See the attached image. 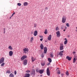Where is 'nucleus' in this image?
Masks as SVG:
<instances>
[{"mask_svg":"<svg viewBox=\"0 0 77 77\" xmlns=\"http://www.w3.org/2000/svg\"><path fill=\"white\" fill-rule=\"evenodd\" d=\"M66 20V16H63L62 18V22L63 23H65Z\"/></svg>","mask_w":77,"mask_h":77,"instance_id":"obj_1","label":"nucleus"},{"mask_svg":"<svg viewBox=\"0 0 77 77\" xmlns=\"http://www.w3.org/2000/svg\"><path fill=\"white\" fill-rule=\"evenodd\" d=\"M23 51L24 53H27L29 51V49L27 48H24L23 49Z\"/></svg>","mask_w":77,"mask_h":77,"instance_id":"obj_2","label":"nucleus"},{"mask_svg":"<svg viewBox=\"0 0 77 77\" xmlns=\"http://www.w3.org/2000/svg\"><path fill=\"white\" fill-rule=\"evenodd\" d=\"M46 73L47 74V75L48 76H49L50 75V70H49V68H48L47 69L46 71Z\"/></svg>","mask_w":77,"mask_h":77,"instance_id":"obj_3","label":"nucleus"},{"mask_svg":"<svg viewBox=\"0 0 77 77\" xmlns=\"http://www.w3.org/2000/svg\"><path fill=\"white\" fill-rule=\"evenodd\" d=\"M5 61V58L4 57H2L0 59V64L1 63H3Z\"/></svg>","mask_w":77,"mask_h":77,"instance_id":"obj_4","label":"nucleus"},{"mask_svg":"<svg viewBox=\"0 0 77 77\" xmlns=\"http://www.w3.org/2000/svg\"><path fill=\"white\" fill-rule=\"evenodd\" d=\"M56 34L57 35V37H60V31H58L56 32Z\"/></svg>","mask_w":77,"mask_h":77,"instance_id":"obj_5","label":"nucleus"},{"mask_svg":"<svg viewBox=\"0 0 77 77\" xmlns=\"http://www.w3.org/2000/svg\"><path fill=\"white\" fill-rule=\"evenodd\" d=\"M27 58V56L26 55H24L21 58V60H23L24 59Z\"/></svg>","mask_w":77,"mask_h":77,"instance_id":"obj_6","label":"nucleus"},{"mask_svg":"<svg viewBox=\"0 0 77 77\" xmlns=\"http://www.w3.org/2000/svg\"><path fill=\"white\" fill-rule=\"evenodd\" d=\"M60 50H63V45L61 44L60 45Z\"/></svg>","mask_w":77,"mask_h":77,"instance_id":"obj_7","label":"nucleus"},{"mask_svg":"<svg viewBox=\"0 0 77 77\" xmlns=\"http://www.w3.org/2000/svg\"><path fill=\"white\" fill-rule=\"evenodd\" d=\"M47 51V48L46 47H45L44 48V53L46 54Z\"/></svg>","mask_w":77,"mask_h":77,"instance_id":"obj_8","label":"nucleus"},{"mask_svg":"<svg viewBox=\"0 0 77 77\" xmlns=\"http://www.w3.org/2000/svg\"><path fill=\"white\" fill-rule=\"evenodd\" d=\"M9 56H12L13 55V51H10L9 52Z\"/></svg>","mask_w":77,"mask_h":77,"instance_id":"obj_9","label":"nucleus"},{"mask_svg":"<svg viewBox=\"0 0 77 77\" xmlns=\"http://www.w3.org/2000/svg\"><path fill=\"white\" fill-rule=\"evenodd\" d=\"M48 41H50L51 39V35H49L47 38Z\"/></svg>","mask_w":77,"mask_h":77,"instance_id":"obj_10","label":"nucleus"},{"mask_svg":"<svg viewBox=\"0 0 77 77\" xmlns=\"http://www.w3.org/2000/svg\"><path fill=\"white\" fill-rule=\"evenodd\" d=\"M31 60H32V62H33L36 60V57H31Z\"/></svg>","mask_w":77,"mask_h":77,"instance_id":"obj_11","label":"nucleus"},{"mask_svg":"<svg viewBox=\"0 0 77 77\" xmlns=\"http://www.w3.org/2000/svg\"><path fill=\"white\" fill-rule=\"evenodd\" d=\"M37 34H38V32L37 30H35L34 31V35L35 36H37Z\"/></svg>","mask_w":77,"mask_h":77,"instance_id":"obj_12","label":"nucleus"},{"mask_svg":"<svg viewBox=\"0 0 77 77\" xmlns=\"http://www.w3.org/2000/svg\"><path fill=\"white\" fill-rule=\"evenodd\" d=\"M72 58V57H70L68 56L66 57V59H68V60H69V61L71 60Z\"/></svg>","mask_w":77,"mask_h":77,"instance_id":"obj_13","label":"nucleus"},{"mask_svg":"<svg viewBox=\"0 0 77 77\" xmlns=\"http://www.w3.org/2000/svg\"><path fill=\"white\" fill-rule=\"evenodd\" d=\"M74 57H75L73 59V63H75L76 62V60H77V59H75L77 57V56H74Z\"/></svg>","mask_w":77,"mask_h":77,"instance_id":"obj_14","label":"nucleus"},{"mask_svg":"<svg viewBox=\"0 0 77 77\" xmlns=\"http://www.w3.org/2000/svg\"><path fill=\"white\" fill-rule=\"evenodd\" d=\"M27 63V60H24L23 61V64L24 65H26Z\"/></svg>","mask_w":77,"mask_h":77,"instance_id":"obj_15","label":"nucleus"},{"mask_svg":"<svg viewBox=\"0 0 77 77\" xmlns=\"http://www.w3.org/2000/svg\"><path fill=\"white\" fill-rule=\"evenodd\" d=\"M64 51H61L60 52V53H59V55L60 56H62V55H63V52Z\"/></svg>","mask_w":77,"mask_h":77,"instance_id":"obj_16","label":"nucleus"},{"mask_svg":"<svg viewBox=\"0 0 77 77\" xmlns=\"http://www.w3.org/2000/svg\"><path fill=\"white\" fill-rule=\"evenodd\" d=\"M50 57H52V58H53V57H54V55L52 53H50Z\"/></svg>","mask_w":77,"mask_h":77,"instance_id":"obj_17","label":"nucleus"},{"mask_svg":"<svg viewBox=\"0 0 77 77\" xmlns=\"http://www.w3.org/2000/svg\"><path fill=\"white\" fill-rule=\"evenodd\" d=\"M40 47L42 50H43L44 48V45H43V44H41L40 46Z\"/></svg>","mask_w":77,"mask_h":77,"instance_id":"obj_18","label":"nucleus"},{"mask_svg":"<svg viewBox=\"0 0 77 77\" xmlns=\"http://www.w3.org/2000/svg\"><path fill=\"white\" fill-rule=\"evenodd\" d=\"M44 70H39V73L40 74H42L44 72Z\"/></svg>","mask_w":77,"mask_h":77,"instance_id":"obj_19","label":"nucleus"},{"mask_svg":"<svg viewBox=\"0 0 77 77\" xmlns=\"http://www.w3.org/2000/svg\"><path fill=\"white\" fill-rule=\"evenodd\" d=\"M8 48L11 50H13V48L11 45H10L8 46Z\"/></svg>","mask_w":77,"mask_h":77,"instance_id":"obj_20","label":"nucleus"},{"mask_svg":"<svg viewBox=\"0 0 77 77\" xmlns=\"http://www.w3.org/2000/svg\"><path fill=\"white\" fill-rule=\"evenodd\" d=\"M32 74L34 75L35 74V70H33L32 71Z\"/></svg>","mask_w":77,"mask_h":77,"instance_id":"obj_21","label":"nucleus"},{"mask_svg":"<svg viewBox=\"0 0 77 77\" xmlns=\"http://www.w3.org/2000/svg\"><path fill=\"white\" fill-rule=\"evenodd\" d=\"M28 5V3L26 2H25L23 3V5L25 6H27Z\"/></svg>","mask_w":77,"mask_h":77,"instance_id":"obj_22","label":"nucleus"},{"mask_svg":"<svg viewBox=\"0 0 77 77\" xmlns=\"http://www.w3.org/2000/svg\"><path fill=\"white\" fill-rule=\"evenodd\" d=\"M10 77H14V75L13 74L11 73L9 75Z\"/></svg>","mask_w":77,"mask_h":77,"instance_id":"obj_23","label":"nucleus"},{"mask_svg":"<svg viewBox=\"0 0 77 77\" xmlns=\"http://www.w3.org/2000/svg\"><path fill=\"white\" fill-rule=\"evenodd\" d=\"M59 30H60V29L59 27H58L57 26L56 27V29H55L56 31H58Z\"/></svg>","mask_w":77,"mask_h":77,"instance_id":"obj_24","label":"nucleus"},{"mask_svg":"<svg viewBox=\"0 0 77 77\" xmlns=\"http://www.w3.org/2000/svg\"><path fill=\"white\" fill-rule=\"evenodd\" d=\"M48 61H49V62L50 63L52 61V60H51V58H48Z\"/></svg>","mask_w":77,"mask_h":77,"instance_id":"obj_25","label":"nucleus"},{"mask_svg":"<svg viewBox=\"0 0 77 77\" xmlns=\"http://www.w3.org/2000/svg\"><path fill=\"white\" fill-rule=\"evenodd\" d=\"M45 34H47V30L46 29L45 30V32H44Z\"/></svg>","mask_w":77,"mask_h":77,"instance_id":"obj_26","label":"nucleus"},{"mask_svg":"<svg viewBox=\"0 0 77 77\" xmlns=\"http://www.w3.org/2000/svg\"><path fill=\"white\" fill-rule=\"evenodd\" d=\"M33 37H32L31 38V39L30 40V42H32V41H33Z\"/></svg>","mask_w":77,"mask_h":77,"instance_id":"obj_27","label":"nucleus"},{"mask_svg":"<svg viewBox=\"0 0 77 77\" xmlns=\"http://www.w3.org/2000/svg\"><path fill=\"white\" fill-rule=\"evenodd\" d=\"M57 73L58 74H60V72L59 70L58 69L57 71Z\"/></svg>","mask_w":77,"mask_h":77,"instance_id":"obj_28","label":"nucleus"},{"mask_svg":"<svg viewBox=\"0 0 77 77\" xmlns=\"http://www.w3.org/2000/svg\"><path fill=\"white\" fill-rule=\"evenodd\" d=\"M67 42H68V40H66L64 41V45H66L67 44Z\"/></svg>","mask_w":77,"mask_h":77,"instance_id":"obj_29","label":"nucleus"},{"mask_svg":"<svg viewBox=\"0 0 77 77\" xmlns=\"http://www.w3.org/2000/svg\"><path fill=\"white\" fill-rule=\"evenodd\" d=\"M66 75H69V73H68V71H67L66 72Z\"/></svg>","mask_w":77,"mask_h":77,"instance_id":"obj_30","label":"nucleus"},{"mask_svg":"<svg viewBox=\"0 0 77 77\" xmlns=\"http://www.w3.org/2000/svg\"><path fill=\"white\" fill-rule=\"evenodd\" d=\"M7 73H8V74H10V73H11L10 71L7 70L6 72V74H7Z\"/></svg>","mask_w":77,"mask_h":77,"instance_id":"obj_31","label":"nucleus"},{"mask_svg":"<svg viewBox=\"0 0 77 77\" xmlns=\"http://www.w3.org/2000/svg\"><path fill=\"white\" fill-rule=\"evenodd\" d=\"M34 27H36V26H37V24L36 23H34Z\"/></svg>","mask_w":77,"mask_h":77,"instance_id":"obj_32","label":"nucleus"},{"mask_svg":"<svg viewBox=\"0 0 77 77\" xmlns=\"http://www.w3.org/2000/svg\"><path fill=\"white\" fill-rule=\"evenodd\" d=\"M17 5L18 6H21V4L20 3H18Z\"/></svg>","mask_w":77,"mask_h":77,"instance_id":"obj_33","label":"nucleus"},{"mask_svg":"<svg viewBox=\"0 0 77 77\" xmlns=\"http://www.w3.org/2000/svg\"><path fill=\"white\" fill-rule=\"evenodd\" d=\"M5 63H2L1 65V66H4V65H5Z\"/></svg>","mask_w":77,"mask_h":77,"instance_id":"obj_34","label":"nucleus"},{"mask_svg":"<svg viewBox=\"0 0 77 77\" xmlns=\"http://www.w3.org/2000/svg\"><path fill=\"white\" fill-rule=\"evenodd\" d=\"M35 71L36 72H39V71L38 69H36L35 70Z\"/></svg>","mask_w":77,"mask_h":77,"instance_id":"obj_35","label":"nucleus"},{"mask_svg":"<svg viewBox=\"0 0 77 77\" xmlns=\"http://www.w3.org/2000/svg\"><path fill=\"white\" fill-rule=\"evenodd\" d=\"M66 26L67 27H69V23H66Z\"/></svg>","mask_w":77,"mask_h":77,"instance_id":"obj_36","label":"nucleus"},{"mask_svg":"<svg viewBox=\"0 0 77 77\" xmlns=\"http://www.w3.org/2000/svg\"><path fill=\"white\" fill-rule=\"evenodd\" d=\"M41 57H44V54H43L41 55Z\"/></svg>","mask_w":77,"mask_h":77,"instance_id":"obj_37","label":"nucleus"},{"mask_svg":"<svg viewBox=\"0 0 77 77\" xmlns=\"http://www.w3.org/2000/svg\"><path fill=\"white\" fill-rule=\"evenodd\" d=\"M15 14V12L11 16V17H13V16H14V14Z\"/></svg>","mask_w":77,"mask_h":77,"instance_id":"obj_38","label":"nucleus"},{"mask_svg":"<svg viewBox=\"0 0 77 77\" xmlns=\"http://www.w3.org/2000/svg\"><path fill=\"white\" fill-rule=\"evenodd\" d=\"M41 65L42 66H44V65H45V64L44 63H42Z\"/></svg>","mask_w":77,"mask_h":77,"instance_id":"obj_39","label":"nucleus"},{"mask_svg":"<svg viewBox=\"0 0 77 77\" xmlns=\"http://www.w3.org/2000/svg\"><path fill=\"white\" fill-rule=\"evenodd\" d=\"M39 37L40 38H43V37L42 36L40 35L39 36Z\"/></svg>","mask_w":77,"mask_h":77,"instance_id":"obj_40","label":"nucleus"},{"mask_svg":"<svg viewBox=\"0 0 77 77\" xmlns=\"http://www.w3.org/2000/svg\"><path fill=\"white\" fill-rule=\"evenodd\" d=\"M14 74L15 75H16V74H17V71H14Z\"/></svg>","mask_w":77,"mask_h":77,"instance_id":"obj_41","label":"nucleus"},{"mask_svg":"<svg viewBox=\"0 0 77 77\" xmlns=\"http://www.w3.org/2000/svg\"><path fill=\"white\" fill-rule=\"evenodd\" d=\"M26 72H27V73H29V72H30V71L27 70L26 71Z\"/></svg>","mask_w":77,"mask_h":77,"instance_id":"obj_42","label":"nucleus"},{"mask_svg":"<svg viewBox=\"0 0 77 77\" xmlns=\"http://www.w3.org/2000/svg\"><path fill=\"white\" fill-rule=\"evenodd\" d=\"M61 29H63V26H61Z\"/></svg>","mask_w":77,"mask_h":77,"instance_id":"obj_43","label":"nucleus"},{"mask_svg":"<svg viewBox=\"0 0 77 77\" xmlns=\"http://www.w3.org/2000/svg\"><path fill=\"white\" fill-rule=\"evenodd\" d=\"M45 9L46 10H48V7H47L45 8Z\"/></svg>","mask_w":77,"mask_h":77,"instance_id":"obj_44","label":"nucleus"},{"mask_svg":"<svg viewBox=\"0 0 77 77\" xmlns=\"http://www.w3.org/2000/svg\"><path fill=\"white\" fill-rule=\"evenodd\" d=\"M40 40L41 41H42V40H43V38H41L40 39Z\"/></svg>","mask_w":77,"mask_h":77,"instance_id":"obj_45","label":"nucleus"},{"mask_svg":"<svg viewBox=\"0 0 77 77\" xmlns=\"http://www.w3.org/2000/svg\"><path fill=\"white\" fill-rule=\"evenodd\" d=\"M50 63H48L47 65H50Z\"/></svg>","mask_w":77,"mask_h":77,"instance_id":"obj_46","label":"nucleus"},{"mask_svg":"<svg viewBox=\"0 0 77 77\" xmlns=\"http://www.w3.org/2000/svg\"><path fill=\"white\" fill-rule=\"evenodd\" d=\"M6 30V29L4 28V31H5Z\"/></svg>","mask_w":77,"mask_h":77,"instance_id":"obj_47","label":"nucleus"},{"mask_svg":"<svg viewBox=\"0 0 77 77\" xmlns=\"http://www.w3.org/2000/svg\"><path fill=\"white\" fill-rule=\"evenodd\" d=\"M64 40H66H66H67V39H66V38H65L64 39Z\"/></svg>","mask_w":77,"mask_h":77,"instance_id":"obj_48","label":"nucleus"},{"mask_svg":"<svg viewBox=\"0 0 77 77\" xmlns=\"http://www.w3.org/2000/svg\"><path fill=\"white\" fill-rule=\"evenodd\" d=\"M73 54H74L75 53V52H73Z\"/></svg>","mask_w":77,"mask_h":77,"instance_id":"obj_49","label":"nucleus"},{"mask_svg":"<svg viewBox=\"0 0 77 77\" xmlns=\"http://www.w3.org/2000/svg\"><path fill=\"white\" fill-rule=\"evenodd\" d=\"M5 31H4V33L5 34Z\"/></svg>","mask_w":77,"mask_h":77,"instance_id":"obj_50","label":"nucleus"},{"mask_svg":"<svg viewBox=\"0 0 77 77\" xmlns=\"http://www.w3.org/2000/svg\"><path fill=\"white\" fill-rule=\"evenodd\" d=\"M63 31H64V32H65V29H64L63 30Z\"/></svg>","mask_w":77,"mask_h":77,"instance_id":"obj_51","label":"nucleus"},{"mask_svg":"<svg viewBox=\"0 0 77 77\" xmlns=\"http://www.w3.org/2000/svg\"><path fill=\"white\" fill-rule=\"evenodd\" d=\"M65 29H66V27H65Z\"/></svg>","mask_w":77,"mask_h":77,"instance_id":"obj_52","label":"nucleus"},{"mask_svg":"<svg viewBox=\"0 0 77 77\" xmlns=\"http://www.w3.org/2000/svg\"><path fill=\"white\" fill-rule=\"evenodd\" d=\"M40 76H42V75H41Z\"/></svg>","mask_w":77,"mask_h":77,"instance_id":"obj_53","label":"nucleus"},{"mask_svg":"<svg viewBox=\"0 0 77 77\" xmlns=\"http://www.w3.org/2000/svg\"><path fill=\"white\" fill-rule=\"evenodd\" d=\"M76 29H77V27H76Z\"/></svg>","mask_w":77,"mask_h":77,"instance_id":"obj_54","label":"nucleus"},{"mask_svg":"<svg viewBox=\"0 0 77 77\" xmlns=\"http://www.w3.org/2000/svg\"><path fill=\"white\" fill-rule=\"evenodd\" d=\"M11 18V17H10V18Z\"/></svg>","mask_w":77,"mask_h":77,"instance_id":"obj_55","label":"nucleus"}]
</instances>
